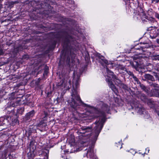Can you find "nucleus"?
Returning <instances> with one entry per match:
<instances>
[{
	"instance_id": "nucleus-1",
	"label": "nucleus",
	"mask_w": 159,
	"mask_h": 159,
	"mask_svg": "<svg viewBox=\"0 0 159 159\" xmlns=\"http://www.w3.org/2000/svg\"><path fill=\"white\" fill-rule=\"evenodd\" d=\"M109 108L110 107L108 105L103 104L101 110H97L96 111L97 113L99 115L98 116H100L101 118V120L97 123V125L94 128L95 139L97 138L103 127L105 120V112L109 113Z\"/></svg>"
},
{
	"instance_id": "nucleus-2",
	"label": "nucleus",
	"mask_w": 159,
	"mask_h": 159,
	"mask_svg": "<svg viewBox=\"0 0 159 159\" xmlns=\"http://www.w3.org/2000/svg\"><path fill=\"white\" fill-rule=\"evenodd\" d=\"M71 96L72 100L70 105L72 108L75 109L78 106L83 104L79 96L74 88L72 90Z\"/></svg>"
},
{
	"instance_id": "nucleus-3",
	"label": "nucleus",
	"mask_w": 159,
	"mask_h": 159,
	"mask_svg": "<svg viewBox=\"0 0 159 159\" xmlns=\"http://www.w3.org/2000/svg\"><path fill=\"white\" fill-rule=\"evenodd\" d=\"M106 70L107 73V78H106V80L108 83L109 86L111 89L115 92L117 91V89L115 86L113 84L111 78V77L114 80H118L117 77L114 74V73L108 69V68H106Z\"/></svg>"
},
{
	"instance_id": "nucleus-4",
	"label": "nucleus",
	"mask_w": 159,
	"mask_h": 159,
	"mask_svg": "<svg viewBox=\"0 0 159 159\" xmlns=\"http://www.w3.org/2000/svg\"><path fill=\"white\" fill-rule=\"evenodd\" d=\"M64 78V80H62V82L60 84V86H63L66 90H69L70 89V85L71 80L69 79V77L68 75L63 77Z\"/></svg>"
},
{
	"instance_id": "nucleus-5",
	"label": "nucleus",
	"mask_w": 159,
	"mask_h": 159,
	"mask_svg": "<svg viewBox=\"0 0 159 159\" xmlns=\"http://www.w3.org/2000/svg\"><path fill=\"white\" fill-rule=\"evenodd\" d=\"M92 128L89 127H83L79 130L78 133L79 134H82V136H87L89 134H86L87 133H90L92 131Z\"/></svg>"
},
{
	"instance_id": "nucleus-6",
	"label": "nucleus",
	"mask_w": 159,
	"mask_h": 159,
	"mask_svg": "<svg viewBox=\"0 0 159 159\" xmlns=\"http://www.w3.org/2000/svg\"><path fill=\"white\" fill-rule=\"evenodd\" d=\"M97 57L99 58V62L101 63L102 65L103 66L104 64H107L108 61L105 59L104 57L100 54H98Z\"/></svg>"
},
{
	"instance_id": "nucleus-7",
	"label": "nucleus",
	"mask_w": 159,
	"mask_h": 159,
	"mask_svg": "<svg viewBox=\"0 0 159 159\" xmlns=\"http://www.w3.org/2000/svg\"><path fill=\"white\" fill-rule=\"evenodd\" d=\"M144 78L147 80H150L152 81H155V80L153 76L149 74H145L144 75Z\"/></svg>"
},
{
	"instance_id": "nucleus-8",
	"label": "nucleus",
	"mask_w": 159,
	"mask_h": 159,
	"mask_svg": "<svg viewBox=\"0 0 159 159\" xmlns=\"http://www.w3.org/2000/svg\"><path fill=\"white\" fill-rule=\"evenodd\" d=\"M157 33H156L155 30L151 31L150 34V37L152 39H155L158 35H159V29L157 30Z\"/></svg>"
},
{
	"instance_id": "nucleus-9",
	"label": "nucleus",
	"mask_w": 159,
	"mask_h": 159,
	"mask_svg": "<svg viewBox=\"0 0 159 159\" xmlns=\"http://www.w3.org/2000/svg\"><path fill=\"white\" fill-rule=\"evenodd\" d=\"M152 96L159 97V90L152 89L151 90Z\"/></svg>"
},
{
	"instance_id": "nucleus-10",
	"label": "nucleus",
	"mask_w": 159,
	"mask_h": 159,
	"mask_svg": "<svg viewBox=\"0 0 159 159\" xmlns=\"http://www.w3.org/2000/svg\"><path fill=\"white\" fill-rule=\"evenodd\" d=\"M34 111L32 110L26 114V117L27 118V119H30L34 116Z\"/></svg>"
},
{
	"instance_id": "nucleus-11",
	"label": "nucleus",
	"mask_w": 159,
	"mask_h": 159,
	"mask_svg": "<svg viewBox=\"0 0 159 159\" xmlns=\"http://www.w3.org/2000/svg\"><path fill=\"white\" fill-rule=\"evenodd\" d=\"M46 125V122L44 120L40 121V123L37 125V126L43 128H45Z\"/></svg>"
},
{
	"instance_id": "nucleus-12",
	"label": "nucleus",
	"mask_w": 159,
	"mask_h": 159,
	"mask_svg": "<svg viewBox=\"0 0 159 159\" xmlns=\"http://www.w3.org/2000/svg\"><path fill=\"white\" fill-rule=\"evenodd\" d=\"M131 66L137 70L139 66V64L137 61H134L132 63H131Z\"/></svg>"
},
{
	"instance_id": "nucleus-13",
	"label": "nucleus",
	"mask_w": 159,
	"mask_h": 159,
	"mask_svg": "<svg viewBox=\"0 0 159 159\" xmlns=\"http://www.w3.org/2000/svg\"><path fill=\"white\" fill-rule=\"evenodd\" d=\"M151 87L153 88V89L159 90V85L155 83H152L150 84Z\"/></svg>"
},
{
	"instance_id": "nucleus-14",
	"label": "nucleus",
	"mask_w": 159,
	"mask_h": 159,
	"mask_svg": "<svg viewBox=\"0 0 159 159\" xmlns=\"http://www.w3.org/2000/svg\"><path fill=\"white\" fill-rule=\"evenodd\" d=\"M141 12L140 13L139 16H140V18L143 20V19L146 18V16L144 13L143 12L142 10L141 9Z\"/></svg>"
},
{
	"instance_id": "nucleus-15",
	"label": "nucleus",
	"mask_w": 159,
	"mask_h": 159,
	"mask_svg": "<svg viewBox=\"0 0 159 159\" xmlns=\"http://www.w3.org/2000/svg\"><path fill=\"white\" fill-rule=\"evenodd\" d=\"M87 154V155H89L91 158L92 157L94 156L93 149H91L89 151H88Z\"/></svg>"
},
{
	"instance_id": "nucleus-16",
	"label": "nucleus",
	"mask_w": 159,
	"mask_h": 159,
	"mask_svg": "<svg viewBox=\"0 0 159 159\" xmlns=\"http://www.w3.org/2000/svg\"><path fill=\"white\" fill-rule=\"evenodd\" d=\"M24 111V108L23 107L18 109L17 110V112L18 114H22Z\"/></svg>"
},
{
	"instance_id": "nucleus-17",
	"label": "nucleus",
	"mask_w": 159,
	"mask_h": 159,
	"mask_svg": "<svg viewBox=\"0 0 159 159\" xmlns=\"http://www.w3.org/2000/svg\"><path fill=\"white\" fill-rule=\"evenodd\" d=\"M134 80L137 82L138 84H140V82L139 81L138 79L134 75L132 76Z\"/></svg>"
},
{
	"instance_id": "nucleus-18",
	"label": "nucleus",
	"mask_w": 159,
	"mask_h": 159,
	"mask_svg": "<svg viewBox=\"0 0 159 159\" xmlns=\"http://www.w3.org/2000/svg\"><path fill=\"white\" fill-rule=\"evenodd\" d=\"M28 156L29 158H32L34 157V155L33 153V152H29L28 153Z\"/></svg>"
},
{
	"instance_id": "nucleus-19",
	"label": "nucleus",
	"mask_w": 159,
	"mask_h": 159,
	"mask_svg": "<svg viewBox=\"0 0 159 159\" xmlns=\"http://www.w3.org/2000/svg\"><path fill=\"white\" fill-rule=\"evenodd\" d=\"M154 76L156 78L157 80L159 81V74H158L156 73H154L153 74Z\"/></svg>"
},
{
	"instance_id": "nucleus-20",
	"label": "nucleus",
	"mask_w": 159,
	"mask_h": 159,
	"mask_svg": "<svg viewBox=\"0 0 159 159\" xmlns=\"http://www.w3.org/2000/svg\"><path fill=\"white\" fill-rule=\"evenodd\" d=\"M152 59L155 60L159 61V55H154Z\"/></svg>"
},
{
	"instance_id": "nucleus-21",
	"label": "nucleus",
	"mask_w": 159,
	"mask_h": 159,
	"mask_svg": "<svg viewBox=\"0 0 159 159\" xmlns=\"http://www.w3.org/2000/svg\"><path fill=\"white\" fill-rule=\"evenodd\" d=\"M18 104L19 103L18 102H16L14 103H12L11 104V106L12 107H14L18 105Z\"/></svg>"
},
{
	"instance_id": "nucleus-22",
	"label": "nucleus",
	"mask_w": 159,
	"mask_h": 159,
	"mask_svg": "<svg viewBox=\"0 0 159 159\" xmlns=\"http://www.w3.org/2000/svg\"><path fill=\"white\" fill-rule=\"evenodd\" d=\"M140 84V86L141 89H143V90H145L146 89V87L145 86H144L143 84H142L140 83V84Z\"/></svg>"
},
{
	"instance_id": "nucleus-23",
	"label": "nucleus",
	"mask_w": 159,
	"mask_h": 159,
	"mask_svg": "<svg viewBox=\"0 0 159 159\" xmlns=\"http://www.w3.org/2000/svg\"><path fill=\"white\" fill-rule=\"evenodd\" d=\"M2 120L3 121V125L5 124L6 123V122H7V119L4 118V119H1V121Z\"/></svg>"
},
{
	"instance_id": "nucleus-24",
	"label": "nucleus",
	"mask_w": 159,
	"mask_h": 159,
	"mask_svg": "<svg viewBox=\"0 0 159 159\" xmlns=\"http://www.w3.org/2000/svg\"><path fill=\"white\" fill-rule=\"evenodd\" d=\"M119 68L120 70H124L125 71H126V69L124 66H121L119 67Z\"/></svg>"
},
{
	"instance_id": "nucleus-25",
	"label": "nucleus",
	"mask_w": 159,
	"mask_h": 159,
	"mask_svg": "<svg viewBox=\"0 0 159 159\" xmlns=\"http://www.w3.org/2000/svg\"><path fill=\"white\" fill-rule=\"evenodd\" d=\"M127 72V73L129 75H131L132 76H133V75H134L133 74V73L131 72H130V71H126Z\"/></svg>"
},
{
	"instance_id": "nucleus-26",
	"label": "nucleus",
	"mask_w": 159,
	"mask_h": 159,
	"mask_svg": "<svg viewBox=\"0 0 159 159\" xmlns=\"http://www.w3.org/2000/svg\"><path fill=\"white\" fill-rule=\"evenodd\" d=\"M155 16L156 17L159 19V14L157 13H155Z\"/></svg>"
},
{
	"instance_id": "nucleus-27",
	"label": "nucleus",
	"mask_w": 159,
	"mask_h": 159,
	"mask_svg": "<svg viewBox=\"0 0 159 159\" xmlns=\"http://www.w3.org/2000/svg\"><path fill=\"white\" fill-rule=\"evenodd\" d=\"M156 2L157 3H158L159 2V0H152V2Z\"/></svg>"
},
{
	"instance_id": "nucleus-28",
	"label": "nucleus",
	"mask_w": 159,
	"mask_h": 159,
	"mask_svg": "<svg viewBox=\"0 0 159 159\" xmlns=\"http://www.w3.org/2000/svg\"><path fill=\"white\" fill-rule=\"evenodd\" d=\"M3 54V52L2 50H0V55H2Z\"/></svg>"
},
{
	"instance_id": "nucleus-29",
	"label": "nucleus",
	"mask_w": 159,
	"mask_h": 159,
	"mask_svg": "<svg viewBox=\"0 0 159 159\" xmlns=\"http://www.w3.org/2000/svg\"><path fill=\"white\" fill-rule=\"evenodd\" d=\"M149 47V45L148 44H146V45L145 46H143V48H148Z\"/></svg>"
},
{
	"instance_id": "nucleus-30",
	"label": "nucleus",
	"mask_w": 159,
	"mask_h": 159,
	"mask_svg": "<svg viewBox=\"0 0 159 159\" xmlns=\"http://www.w3.org/2000/svg\"><path fill=\"white\" fill-rule=\"evenodd\" d=\"M70 58L68 57L67 58V61L68 62V63H69V62H70Z\"/></svg>"
},
{
	"instance_id": "nucleus-31",
	"label": "nucleus",
	"mask_w": 159,
	"mask_h": 159,
	"mask_svg": "<svg viewBox=\"0 0 159 159\" xmlns=\"http://www.w3.org/2000/svg\"><path fill=\"white\" fill-rule=\"evenodd\" d=\"M68 39H67L66 40V42H65V43H66V44H67L68 42Z\"/></svg>"
},
{
	"instance_id": "nucleus-32",
	"label": "nucleus",
	"mask_w": 159,
	"mask_h": 159,
	"mask_svg": "<svg viewBox=\"0 0 159 159\" xmlns=\"http://www.w3.org/2000/svg\"><path fill=\"white\" fill-rule=\"evenodd\" d=\"M157 42L158 44H159V39H157Z\"/></svg>"
},
{
	"instance_id": "nucleus-33",
	"label": "nucleus",
	"mask_w": 159,
	"mask_h": 159,
	"mask_svg": "<svg viewBox=\"0 0 159 159\" xmlns=\"http://www.w3.org/2000/svg\"><path fill=\"white\" fill-rule=\"evenodd\" d=\"M44 73H45V74H47V71H46V70H45V71H44Z\"/></svg>"
},
{
	"instance_id": "nucleus-34",
	"label": "nucleus",
	"mask_w": 159,
	"mask_h": 159,
	"mask_svg": "<svg viewBox=\"0 0 159 159\" xmlns=\"http://www.w3.org/2000/svg\"><path fill=\"white\" fill-rule=\"evenodd\" d=\"M77 84H78V83L77 82H76V84H75V85H76V86H77Z\"/></svg>"
},
{
	"instance_id": "nucleus-35",
	"label": "nucleus",
	"mask_w": 159,
	"mask_h": 159,
	"mask_svg": "<svg viewBox=\"0 0 159 159\" xmlns=\"http://www.w3.org/2000/svg\"><path fill=\"white\" fill-rule=\"evenodd\" d=\"M126 85H124V88L125 89L126 88Z\"/></svg>"
},
{
	"instance_id": "nucleus-36",
	"label": "nucleus",
	"mask_w": 159,
	"mask_h": 159,
	"mask_svg": "<svg viewBox=\"0 0 159 159\" xmlns=\"http://www.w3.org/2000/svg\"><path fill=\"white\" fill-rule=\"evenodd\" d=\"M2 156V153H1L0 154V156Z\"/></svg>"
},
{
	"instance_id": "nucleus-37",
	"label": "nucleus",
	"mask_w": 159,
	"mask_h": 159,
	"mask_svg": "<svg viewBox=\"0 0 159 159\" xmlns=\"http://www.w3.org/2000/svg\"><path fill=\"white\" fill-rule=\"evenodd\" d=\"M11 3H12V4H14L15 3L14 2H11Z\"/></svg>"
},
{
	"instance_id": "nucleus-38",
	"label": "nucleus",
	"mask_w": 159,
	"mask_h": 159,
	"mask_svg": "<svg viewBox=\"0 0 159 159\" xmlns=\"http://www.w3.org/2000/svg\"><path fill=\"white\" fill-rule=\"evenodd\" d=\"M3 0H0V2H2Z\"/></svg>"
},
{
	"instance_id": "nucleus-39",
	"label": "nucleus",
	"mask_w": 159,
	"mask_h": 159,
	"mask_svg": "<svg viewBox=\"0 0 159 159\" xmlns=\"http://www.w3.org/2000/svg\"><path fill=\"white\" fill-rule=\"evenodd\" d=\"M158 115L159 116V112L157 113Z\"/></svg>"
},
{
	"instance_id": "nucleus-40",
	"label": "nucleus",
	"mask_w": 159,
	"mask_h": 159,
	"mask_svg": "<svg viewBox=\"0 0 159 159\" xmlns=\"http://www.w3.org/2000/svg\"><path fill=\"white\" fill-rule=\"evenodd\" d=\"M119 143L120 144V142H119V143Z\"/></svg>"
},
{
	"instance_id": "nucleus-41",
	"label": "nucleus",
	"mask_w": 159,
	"mask_h": 159,
	"mask_svg": "<svg viewBox=\"0 0 159 159\" xmlns=\"http://www.w3.org/2000/svg\"><path fill=\"white\" fill-rule=\"evenodd\" d=\"M1 125H2L1 124Z\"/></svg>"
}]
</instances>
